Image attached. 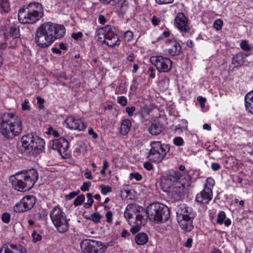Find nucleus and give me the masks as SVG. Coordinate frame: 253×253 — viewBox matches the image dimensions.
<instances>
[{"mask_svg": "<svg viewBox=\"0 0 253 253\" xmlns=\"http://www.w3.org/2000/svg\"><path fill=\"white\" fill-rule=\"evenodd\" d=\"M102 215L99 212H95L91 214L89 219L96 223L100 222Z\"/></svg>", "mask_w": 253, "mask_h": 253, "instance_id": "44", "label": "nucleus"}, {"mask_svg": "<svg viewBox=\"0 0 253 253\" xmlns=\"http://www.w3.org/2000/svg\"><path fill=\"white\" fill-rule=\"evenodd\" d=\"M134 240L137 245H144L148 241V236L146 233L140 232L136 235Z\"/></svg>", "mask_w": 253, "mask_h": 253, "instance_id": "29", "label": "nucleus"}, {"mask_svg": "<svg viewBox=\"0 0 253 253\" xmlns=\"http://www.w3.org/2000/svg\"><path fill=\"white\" fill-rule=\"evenodd\" d=\"M240 46L241 48L244 51H250L251 49L248 42L247 40L242 41Z\"/></svg>", "mask_w": 253, "mask_h": 253, "instance_id": "43", "label": "nucleus"}, {"mask_svg": "<svg viewBox=\"0 0 253 253\" xmlns=\"http://www.w3.org/2000/svg\"><path fill=\"white\" fill-rule=\"evenodd\" d=\"M1 220L5 223H8L10 220V215L9 213L4 212L1 217Z\"/></svg>", "mask_w": 253, "mask_h": 253, "instance_id": "50", "label": "nucleus"}, {"mask_svg": "<svg viewBox=\"0 0 253 253\" xmlns=\"http://www.w3.org/2000/svg\"><path fill=\"white\" fill-rule=\"evenodd\" d=\"M182 177L181 173L178 171H173L169 174L163 176L161 178L160 186L161 189L165 192L169 193L170 189L172 187V183L176 180H179Z\"/></svg>", "mask_w": 253, "mask_h": 253, "instance_id": "10", "label": "nucleus"}, {"mask_svg": "<svg viewBox=\"0 0 253 253\" xmlns=\"http://www.w3.org/2000/svg\"><path fill=\"white\" fill-rule=\"evenodd\" d=\"M102 194L104 195H107L108 193L112 191V188L108 185H101L99 187Z\"/></svg>", "mask_w": 253, "mask_h": 253, "instance_id": "40", "label": "nucleus"}, {"mask_svg": "<svg viewBox=\"0 0 253 253\" xmlns=\"http://www.w3.org/2000/svg\"><path fill=\"white\" fill-rule=\"evenodd\" d=\"M36 198L32 195H28L23 198L20 202L14 207L16 212H23L31 209L36 203Z\"/></svg>", "mask_w": 253, "mask_h": 253, "instance_id": "11", "label": "nucleus"}, {"mask_svg": "<svg viewBox=\"0 0 253 253\" xmlns=\"http://www.w3.org/2000/svg\"><path fill=\"white\" fill-rule=\"evenodd\" d=\"M151 146L147 158L153 162H161L169 151V147L168 145L162 144L160 141L152 142Z\"/></svg>", "mask_w": 253, "mask_h": 253, "instance_id": "8", "label": "nucleus"}, {"mask_svg": "<svg viewBox=\"0 0 253 253\" xmlns=\"http://www.w3.org/2000/svg\"><path fill=\"white\" fill-rule=\"evenodd\" d=\"M148 73L151 78L155 77V70L153 67L149 68Z\"/></svg>", "mask_w": 253, "mask_h": 253, "instance_id": "62", "label": "nucleus"}, {"mask_svg": "<svg viewBox=\"0 0 253 253\" xmlns=\"http://www.w3.org/2000/svg\"><path fill=\"white\" fill-rule=\"evenodd\" d=\"M178 222L181 228L185 232H189L193 228V219L177 218Z\"/></svg>", "mask_w": 253, "mask_h": 253, "instance_id": "25", "label": "nucleus"}, {"mask_svg": "<svg viewBox=\"0 0 253 253\" xmlns=\"http://www.w3.org/2000/svg\"><path fill=\"white\" fill-rule=\"evenodd\" d=\"M213 197L212 190L210 188H204L196 197L197 202L204 204H208Z\"/></svg>", "mask_w": 253, "mask_h": 253, "instance_id": "18", "label": "nucleus"}, {"mask_svg": "<svg viewBox=\"0 0 253 253\" xmlns=\"http://www.w3.org/2000/svg\"><path fill=\"white\" fill-rule=\"evenodd\" d=\"M138 208L135 205L130 204L127 206L124 213V216L127 220L131 219L138 211Z\"/></svg>", "mask_w": 253, "mask_h": 253, "instance_id": "27", "label": "nucleus"}, {"mask_svg": "<svg viewBox=\"0 0 253 253\" xmlns=\"http://www.w3.org/2000/svg\"><path fill=\"white\" fill-rule=\"evenodd\" d=\"M182 123L184 126H181L180 125H178L176 126V130H177L178 129H180L181 130H182L183 129H186L187 128V122L186 121L182 120Z\"/></svg>", "mask_w": 253, "mask_h": 253, "instance_id": "58", "label": "nucleus"}, {"mask_svg": "<svg viewBox=\"0 0 253 253\" xmlns=\"http://www.w3.org/2000/svg\"><path fill=\"white\" fill-rule=\"evenodd\" d=\"M83 36V34L82 32H78V33H73L71 35V37L72 38L74 39L75 40H78L79 39L81 38Z\"/></svg>", "mask_w": 253, "mask_h": 253, "instance_id": "61", "label": "nucleus"}, {"mask_svg": "<svg viewBox=\"0 0 253 253\" xmlns=\"http://www.w3.org/2000/svg\"><path fill=\"white\" fill-rule=\"evenodd\" d=\"M135 216V223L137 225H144L146 223V220L144 216L138 211Z\"/></svg>", "mask_w": 253, "mask_h": 253, "instance_id": "34", "label": "nucleus"}, {"mask_svg": "<svg viewBox=\"0 0 253 253\" xmlns=\"http://www.w3.org/2000/svg\"><path fill=\"white\" fill-rule=\"evenodd\" d=\"M129 178L131 179H135L136 181H140L142 179V175L138 172L130 173Z\"/></svg>", "mask_w": 253, "mask_h": 253, "instance_id": "47", "label": "nucleus"}, {"mask_svg": "<svg viewBox=\"0 0 253 253\" xmlns=\"http://www.w3.org/2000/svg\"><path fill=\"white\" fill-rule=\"evenodd\" d=\"M102 2L110 4L115 6V8L122 14L127 12L128 9V0H100Z\"/></svg>", "mask_w": 253, "mask_h": 253, "instance_id": "16", "label": "nucleus"}, {"mask_svg": "<svg viewBox=\"0 0 253 253\" xmlns=\"http://www.w3.org/2000/svg\"><path fill=\"white\" fill-rule=\"evenodd\" d=\"M246 57L244 56V54L241 52H239L232 57V64L237 67L243 65L246 62Z\"/></svg>", "mask_w": 253, "mask_h": 253, "instance_id": "28", "label": "nucleus"}, {"mask_svg": "<svg viewBox=\"0 0 253 253\" xmlns=\"http://www.w3.org/2000/svg\"><path fill=\"white\" fill-rule=\"evenodd\" d=\"M147 214L150 220L156 223L165 222L170 216L168 208L159 203L149 205L147 208Z\"/></svg>", "mask_w": 253, "mask_h": 253, "instance_id": "6", "label": "nucleus"}, {"mask_svg": "<svg viewBox=\"0 0 253 253\" xmlns=\"http://www.w3.org/2000/svg\"><path fill=\"white\" fill-rule=\"evenodd\" d=\"M185 185L179 180L172 183V187L169 192V195L176 200H179L184 192Z\"/></svg>", "mask_w": 253, "mask_h": 253, "instance_id": "14", "label": "nucleus"}, {"mask_svg": "<svg viewBox=\"0 0 253 253\" xmlns=\"http://www.w3.org/2000/svg\"><path fill=\"white\" fill-rule=\"evenodd\" d=\"M32 236L33 237V242L35 243L39 241L42 239V236L37 233L36 231H34L33 232Z\"/></svg>", "mask_w": 253, "mask_h": 253, "instance_id": "51", "label": "nucleus"}, {"mask_svg": "<svg viewBox=\"0 0 253 253\" xmlns=\"http://www.w3.org/2000/svg\"><path fill=\"white\" fill-rule=\"evenodd\" d=\"M105 216L106 218V221L108 223H111L113 221L112 217H113V213L111 211H108L106 214Z\"/></svg>", "mask_w": 253, "mask_h": 253, "instance_id": "54", "label": "nucleus"}, {"mask_svg": "<svg viewBox=\"0 0 253 253\" xmlns=\"http://www.w3.org/2000/svg\"><path fill=\"white\" fill-rule=\"evenodd\" d=\"M39 178L35 169H31L26 172L17 173L10 177L9 180L14 189L20 192H25L31 189Z\"/></svg>", "mask_w": 253, "mask_h": 253, "instance_id": "3", "label": "nucleus"}, {"mask_svg": "<svg viewBox=\"0 0 253 253\" xmlns=\"http://www.w3.org/2000/svg\"><path fill=\"white\" fill-rule=\"evenodd\" d=\"M51 220L60 233H65L69 228V221L62 210L58 207L54 208L50 212Z\"/></svg>", "mask_w": 253, "mask_h": 253, "instance_id": "7", "label": "nucleus"}, {"mask_svg": "<svg viewBox=\"0 0 253 253\" xmlns=\"http://www.w3.org/2000/svg\"><path fill=\"white\" fill-rule=\"evenodd\" d=\"M0 253H27V252L26 250L21 246L7 243L1 246Z\"/></svg>", "mask_w": 253, "mask_h": 253, "instance_id": "19", "label": "nucleus"}, {"mask_svg": "<svg viewBox=\"0 0 253 253\" xmlns=\"http://www.w3.org/2000/svg\"><path fill=\"white\" fill-rule=\"evenodd\" d=\"M150 61L160 72H169L172 67V61L162 56H153L150 58Z\"/></svg>", "mask_w": 253, "mask_h": 253, "instance_id": "9", "label": "nucleus"}, {"mask_svg": "<svg viewBox=\"0 0 253 253\" xmlns=\"http://www.w3.org/2000/svg\"><path fill=\"white\" fill-rule=\"evenodd\" d=\"M84 176L87 179H92L93 176H92L91 172L88 169H87L85 171L84 173Z\"/></svg>", "mask_w": 253, "mask_h": 253, "instance_id": "64", "label": "nucleus"}, {"mask_svg": "<svg viewBox=\"0 0 253 253\" xmlns=\"http://www.w3.org/2000/svg\"><path fill=\"white\" fill-rule=\"evenodd\" d=\"M94 253H102L107 249V246L100 241L94 240Z\"/></svg>", "mask_w": 253, "mask_h": 253, "instance_id": "32", "label": "nucleus"}, {"mask_svg": "<svg viewBox=\"0 0 253 253\" xmlns=\"http://www.w3.org/2000/svg\"><path fill=\"white\" fill-rule=\"evenodd\" d=\"M173 143L178 146H180L183 145L184 141L182 137H176L174 138L173 140Z\"/></svg>", "mask_w": 253, "mask_h": 253, "instance_id": "48", "label": "nucleus"}, {"mask_svg": "<svg viewBox=\"0 0 253 253\" xmlns=\"http://www.w3.org/2000/svg\"><path fill=\"white\" fill-rule=\"evenodd\" d=\"M10 10L9 0H0V12L8 13Z\"/></svg>", "mask_w": 253, "mask_h": 253, "instance_id": "31", "label": "nucleus"}, {"mask_svg": "<svg viewBox=\"0 0 253 253\" xmlns=\"http://www.w3.org/2000/svg\"><path fill=\"white\" fill-rule=\"evenodd\" d=\"M175 26L182 32H187L189 30L188 20L183 13H179L174 19Z\"/></svg>", "mask_w": 253, "mask_h": 253, "instance_id": "17", "label": "nucleus"}, {"mask_svg": "<svg viewBox=\"0 0 253 253\" xmlns=\"http://www.w3.org/2000/svg\"><path fill=\"white\" fill-rule=\"evenodd\" d=\"M80 191L72 192L65 196V199L66 200H71L78 195Z\"/></svg>", "mask_w": 253, "mask_h": 253, "instance_id": "53", "label": "nucleus"}, {"mask_svg": "<svg viewBox=\"0 0 253 253\" xmlns=\"http://www.w3.org/2000/svg\"><path fill=\"white\" fill-rule=\"evenodd\" d=\"M114 28L111 27L110 32L107 35V39L105 44L108 46L114 47L116 45H119L120 43L118 35L115 33Z\"/></svg>", "mask_w": 253, "mask_h": 253, "instance_id": "20", "label": "nucleus"}, {"mask_svg": "<svg viewBox=\"0 0 253 253\" xmlns=\"http://www.w3.org/2000/svg\"><path fill=\"white\" fill-rule=\"evenodd\" d=\"M21 153L29 156H36L42 152L45 146L44 140L33 133L23 135L21 139Z\"/></svg>", "mask_w": 253, "mask_h": 253, "instance_id": "4", "label": "nucleus"}, {"mask_svg": "<svg viewBox=\"0 0 253 253\" xmlns=\"http://www.w3.org/2000/svg\"><path fill=\"white\" fill-rule=\"evenodd\" d=\"M131 127V123L130 121L128 119L124 120L121 125L120 133L124 135L127 134L130 131Z\"/></svg>", "mask_w": 253, "mask_h": 253, "instance_id": "30", "label": "nucleus"}, {"mask_svg": "<svg viewBox=\"0 0 253 253\" xmlns=\"http://www.w3.org/2000/svg\"><path fill=\"white\" fill-rule=\"evenodd\" d=\"M88 134L92 136L94 139H96L98 137L97 134L94 131L92 127H89L88 129Z\"/></svg>", "mask_w": 253, "mask_h": 253, "instance_id": "63", "label": "nucleus"}, {"mask_svg": "<svg viewBox=\"0 0 253 253\" xmlns=\"http://www.w3.org/2000/svg\"><path fill=\"white\" fill-rule=\"evenodd\" d=\"M117 102L123 106H125L127 104V100L126 98L123 96L118 97Z\"/></svg>", "mask_w": 253, "mask_h": 253, "instance_id": "46", "label": "nucleus"}, {"mask_svg": "<svg viewBox=\"0 0 253 253\" xmlns=\"http://www.w3.org/2000/svg\"><path fill=\"white\" fill-rule=\"evenodd\" d=\"M19 29L18 27L13 25L9 28V33L13 38L16 39L19 37Z\"/></svg>", "mask_w": 253, "mask_h": 253, "instance_id": "36", "label": "nucleus"}, {"mask_svg": "<svg viewBox=\"0 0 253 253\" xmlns=\"http://www.w3.org/2000/svg\"><path fill=\"white\" fill-rule=\"evenodd\" d=\"M86 197L87 199V202H86L84 204V206L85 209H88L92 206L94 201H93V196H92V195L91 193H87L86 194Z\"/></svg>", "mask_w": 253, "mask_h": 253, "instance_id": "38", "label": "nucleus"}, {"mask_svg": "<svg viewBox=\"0 0 253 253\" xmlns=\"http://www.w3.org/2000/svg\"><path fill=\"white\" fill-rule=\"evenodd\" d=\"M138 87V84L136 81H133L130 86V90L134 92L136 90Z\"/></svg>", "mask_w": 253, "mask_h": 253, "instance_id": "56", "label": "nucleus"}, {"mask_svg": "<svg viewBox=\"0 0 253 253\" xmlns=\"http://www.w3.org/2000/svg\"><path fill=\"white\" fill-rule=\"evenodd\" d=\"M170 47L166 50L167 54L170 56L178 55L181 51L180 44L175 41H170Z\"/></svg>", "mask_w": 253, "mask_h": 253, "instance_id": "23", "label": "nucleus"}, {"mask_svg": "<svg viewBox=\"0 0 253 253\" xmlns=\"http://www.w3.org/2000/svg\"><path fill=\"white\" fill-rule=\"evenodd\" d=\"M111 27V26L108 25L98 30L97 32V38L100 42L105 43L107 39V35L110 32Z\"/></svg>", "mask_w": 253, "mask_h": 253, "instance_id": "24", "label": "nucleus"}, {"mask_svg": "<svg viewBox=\"0 0 253 253\" xmlns=\"http://www.w3.org/2000/svg\"><path fill=\"white\" fill-rule=\"evenodd\" d=\"M126 92V85L125 83H120L115 89L116 94H122Z\"/></svg>", "mask_w": 253, "mask_h": 253, "instance_id": "35", "label": "nucleus"}, {"mask_svg": "<svg viewBox=\"0 0 253 253\" xmlns=\"http://www.w3.org/2000/svg\"><path fill=\"white\" fill-rule=\"evenodd\" d=\"M87 151V146L85 144L82 143L78 144L75 149L74 153L76 156H79L81 154L84 155Z\"/></svg>", "mask_w": 253, "mask_h": 253, "instance_id": "33", "label": "nucleus"}, {"mask_svg": "<svg viewBox=\"0 0 253 253\" xmlns=\"http://www.w3.org/2000/svg\"><path fill=\"white\" fill-rule=\"evenodd\" d=\"M21 107L22 110L30 111L31 110V106L29 99L27 98L25 99L21 104Z\"/></svg>", "mask_w": 253, "mask_h": 253, "instance_id": "39", "label": "nucleus"}, {"mask_svg": "<svg viewBox=\"0 0 253 253\" xmlns=\"http://www.w3.org/2000/svg\"><path fill=\"white\" fill-rule=\"evenodd\" d=\"M65 33L64 25L48 22L42 24L37 29L35 41L40 47H47L56 39L63 37Z\"/></svg>", "mask_w": 253, "mask_h": 253, "instance_id": "1", "label": "nucleus"}, {"mask_svg": "<svg viewBox=\"0 0 253 253\" xmlns=\"http://www.w3.org/2000/svg\"><path fill=\"white\" fill-rule=\"evenodd\" d=\"M164 128L162 124L157 121L150 122L148 124V131L153 135H158L163 131Z\"/></svg>", "mask_w": 253, "mask_h": 253, "instance_id": "21", "label": "nucleus"}, {"mask_svg": "<svg viewBox=\"0 0 253 253\" xmlns=\"http://www.w3.org/2000/svg\"><path fill=\"white\" fill-rule=\"evenodd\" d=\"M85 200V197L84 195H80L74 200V204L75 206L81 205Z\"/></svg>", "mask_w": 253, "mask_h": 253, "instance_id": "42", "label": "nucleus"}, {"mask_svg": "<svg viewBox=\"0 0 253 253\" xmlns=\"http://www.w3.org/2000/svg\"><path fill=\"white\" fill-rule=\"evenodd\" d=\"M197 100L200 103L201 108H204L205 106V102L206 101V98L200 96L197 97Z\"/></svg>", "mask_w": 253, "mask_h": 253, "instance_id": "59", "label": "nucleus"}, {"mask_svg": "<svg viewBox=\"0 0 253 253\" xmlns=\"http://www.w3.org/2000/svg\"><path fill=\"white\" fill-rule=\"evenodd\" d=\"M51 148L57 150L60 156L64 157L68 155L69 143L64 138L54 140L51 144Z\"/></svg>", "mask_w": 253, "mask_h": 253, "instance_id": "12", "label": "nucleus"}, {"mask_svg": "<svg viewBox=\"0 0 253 253\" xmlns=\"http://www.w3.org/2000/svg\"><path fill=\"white\" fill-rule=\"evenodd\" d=\"M225 218V213L223 211H220L218 214L216 222L221 225L223 223Z\"/></svg>", "mask_w": 253, "mask_h": 253, "instance_id": "41", "label": "nucleus"}, {"mask_svg": "<svg viewBox=\"0 0 253 253\" xmlns=\"http://www.w3.org/2000/svg\"><path fill=\"white\" fill-rule=\"evenodd\" d=\"M215 184V181L212 178L208 177L206 179V183L204 185V188H210L212 190Z\"/></svg>", "mask_w": 253, "mask_h": 253, "instance_id": "37", "label": "nucleus"}, {"mask_svg": "<svg viewBox=\"0 0 253 253\" xmlns=\"http://www.w3.org/2000/svg\"><path fill=\"white\" fill-rule=\"evenodd\" d=\"M245 103L246 110L253 115V90L245 95Z\"/></svg>", "mask_w": 253, "mask_h": 253, "instance_id": "26", "label": "nucleus"}, {"mask_svg": "<svg viewBox=\"0 0 253 253\" xmlns=\"http://www.w3.org/2000/svg\"><path fill=\"white\" fill-rule=\"evenodd\" d=\"M133 37V33L131 31H127L124 34V38L126 41L127 42H130L132 41Z\"/></svg>", "mask_w": 253, "mask_h": 253, "instance_id": "45", "label": "nucleus"}, {"mask_svg": "<svg viewBox=\"0 0 253 253\" xmlns=\"http://www.w3.org/2000/svg\"><path fill=\"white\" fill-rule=\"evenodd\" d=\"M91 186L90 182H85L83 183L82 186L81 187V189L82 191L85 192L89 190V187Z\"/></svg>", "mask_w": 253, "mask_h": 253, "instance_id": "52", "label": "nucleus"}, {"mask_svg": "<svg viewBox=\"0 0 253 253\" xmlns=\"http://www.w3.org/2000/svg\"><path fill=\"white\" fill-rule=\"evenodd\" d=\"M0 132L5 138H13L19 135L22 131V123L17 115L8 113L0 118Z\"/></svg>", "mask_w": 253, "mask_h": 253, "instance_id": "2", "label": "nucleus"}, {"mask_svg": "<svg viewBox=\"0 0 253 253\" xmlns=\"http://www.w3.org/2000/svg\"><path fill=\"white\" fill-rule=\"evenodd\" d=\"M43 15V9L41 3L32 2L19 9L18 15L19 21L23 24H33Z\"/></svg>", "mask_w": 253, "mask_h": 253, "instance_id": "5", "label": "nucleus"}, {"mask_svg": "<svg viewBox=\"0 0 253 253\" xmlns=\"http://www.w3.org/2000/svg\"><path fill=\"white\" fill-rule=\"evenodd\" d=\"M135 110V108L134 106L132 107H127L126 108V111L129 117H131L133 115L134 111Z\"/></svg>", "mask_w": 253, "mask_h": 253, "instance_id": "57", "label": "nucleus"}, {"mask_svg": "<svg viewBox=\"0 0 253 253\" xmlns=\"http://www.w3.org/2000/svg\"><path fill=\"white\" fill-rule=\"evenodd\" d=\"M67 127L70 129L84 130L87 127V124L80 119H76L73 116L68 117L65 121Z\"/></svg>", "mask_w": 253, "mask_h": 253, "instance_id": "13", "label": "nucleus"}, {"mask_svg": "<svg viewBox=\"0 0 253 253\" xmlns=\"http://www.w3.org/2000/svg\"><path fill=\"white\" fill-rule=\"evenodd\" d=\"M37 102L39 104V108L40 109H42L43 108V103L44 102V100L43 98H41V97H37Z\"/></svg>", "mask_w": 253, "mask_h": 253, "instance_id": "60", "label": "nucleus"}, {"mask_svg": "<svg viewBox=\"0 0 253 253\" xmlns=\"http://www.w3.org/2000/svg\"><path fill=\"white\" fill-rule=\"evenodd\" d=\"M47 133L48 134L52 135L53 136L55 137H58L59 136V133L57 131L54 129L52 127H50L48 128V131H47Z\"/></svg>", "mask_w": 253, "mask_h": 253, "instance_id": "55", "label": "nucleus"}, {"mask_svg": "<svg viewBox=\"0 0 253 253\" xmlns=\"http://www.w3.org/2000/svg\"><path fill=\"white\" fill-rule=\"evenodd\" d=\"M94 240L91 239L83 240L81 243V248L85 253H94Z\"/></svg>", "mask_w": 253, "mask_h": 253, "instance_id": "22", "label": "nucleus"}, {"mask_svg": "<svg viewBox=\"0 0 253 253\" xmlns=\"http://www.w3.org/2000/svg\"><path fill=\"white\" fill-rule=\"evenodd\" d=\"M177 218L194 219L196 213L191 208L186 206L184 204L178 206L176 211Z\"/></svg>", "mask_w": 253, "mask_h": 253, "instance_id": "15", "label": "nucleus"}, {"mask_svg": "<svg viewBox=\"0 0 253 253\" xmlns=\"http://www.w3.org/2000/svg\"><path fill=\"white\" fill-rule=\"evenodd\" d=\"M223 22L221 20L216 19L213 24L214 27L217 30H219L222 28Z\"/></svg>", "mask_w": 253, "mask_h": 253, "instance_id": "49", "label": "nucleus"}]
</instances>
